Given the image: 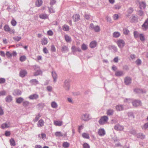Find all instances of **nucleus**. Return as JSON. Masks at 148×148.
<instances>
[{"mask_svg": "<svg viewBox=\"0 0 148 148\" xmlns=\"http://www.w3.org/2000/svg\"><path fill=\"white\" fill-rule=\"evenodd\" d=\"M108 120V117L106 116H102L99 121V123L100 125H103L107 122Z\"/></svg>", "mask_w": 148, "mask_h": 148, "instance_id": "f257e3e1", "label": "nucleus"}, {"mask_svg": "<svg viewBox=\"0 0 148 148\" xmlns=\"http://www.w3.org/2000/svg\"><path fill=\"white\" fill-rule=\"evenodd\" d=\"M33 68L34 70L36 71L34 73V76H38L42 73V71L39 68L38 66L34 65L33 66Z\"/></svg>", "mask_w": 148, "mask_h": 148, "instance_id": "f03ea898", "label": "nucleus"}, {"mask_svg": "<svg viewBox=\"0 0 148 148\" xmlns=\"http://www.w3.org/2000/svg\"><path fill=\"white\" fill-rule=\"evenodd\" d=\"M69 82V79H66L65 80L64 82V87L67 91L69 90L70 88Z\"/></svg>", "mask_w": 148, "mask_h": 148, "instance_id": "7ed1b4c3", "label": "nucleus"}, {"mask_svg": "<svg viewBox=\"0 0 148 148\" xmlns=\"http://www.w3.org/2000/svg\"><path fill=\"white\" fill-rule=\"evenodd\" d=\"M117 44L119 48H122L125 46V43L123 40L119 39L117 41Z\"/></svg>", "mask_w": 148, "mask_h": 148, "instance_id": "20e7f679", "label": "nucleus"}, {"mask_svg": "<svg viewBox=\"0 0 148 148\" xmlns=\"http://www.w3.org/2000/svg\"><path fill=\"white\" fill-rule=\"evenodd\" d=\"M89 114H83L81 116V119L85 121H87L89 120L90 118H89Z\"/></svg>", "mask_w": 148, "mask_h": 148, "instance_id": "39448f33", "label": "nucleus"}, {"mask_svg": "<svg viewBox=\"0 0 148 148\" xmlns=\"http://www.w3.org/2000/svg\"><path fill=\"white\" fill-rule=\"evenodd\" d=\"M141 103V101L138 100H134L132 102L133 106L136 107L140 106Z\"/></svg>", "mask_w": 148, "mask_h": 148, "instance_id": "423d86ee", "label": "nucleus"}, {"mask_svg": "<svg viewBox=\"0 0 148 148\" xmlns=\"http://www.w3.org/2000/svg\"><path fill=\"white\" fill-rule=\"evenodd\" d=\"M27 74V71L25 70L22 69L19 72V75L20 77L23 78Z\"/></svg>", "mask_w": 148, "mask_h": 148, "instance_id": "0eeeda50", "label": "nucleus"}, {"mask_svg": "<svg viewBox=\"0 0 148 148\" xmlns=\"http://www.w3.org/2000/svg\"><path fill=\"white\" fill-rule=\"evenodd\" d=\"M142 26L144 30H146L148 29V18L145 20Z\"/></svg>", "mask_w": 148, "mask_h": 148, "instance_id": "6e6552de", "label": "nucleus"}, {"mask_svg": "<svg viewBox=\"0 0 148 148\" xmlns=\"http://www.w3.org/2000/svg\"><path fill=\"white\" fill-rule=\"evenodd\" d=\"M114 129L117 131H122L124 129V127L119 124L116 125L114 126Z\"/></svg>", "mask_w": 148, "mask_h": 148, "instance_id": "1a4fd4ad", "label": "nucleus"}, {"mask_svg": "<svg viewBox=\"0 0 148 148\" xmlns=\"http://www.w3.org/2000/svg\"><path fill=\"white\" fill-rule=\"evenodd\" d=\"M132 78L129 77H127L124 79V82L127 85H129L131 83Z\"/></svg>", "mask_w": 148, "mask_h": 148, "instance_id": "9d476101", "label": "nucleus"}, {"mask_svg": "<svg viewBox=\"0 0 148 148\" xmlns=\"http://www.w3.org/2000/svg\"><path fill=\"white\" fill-rule=\"evenodd\" d=\"M4 30L6 32H10V33H14V30H11L8 25H5L4 27Z\"/></svg>", "mask_w": 148, "mask_h": 148, "instance_id": "9b49d317", "label": "nucleus"}, {"mask_svg": "<svg viewBox=\"0 0 148 148\" xmlns=\"http://www.w3.org/2000/svg\"><path fill=\"white\" fill-rule=\"evenodd\" d=\"M124 73L122 71H117L115 72V75L117 77H120L124 75Z\"/></svg>", "mask_w": 148, "mask_h": 148, "instance_id": "f8f14e48", "label": "nucleus"}, {"mask_svg": "<svg viewBox=\"0 0 148 148\" xmlns=\"http://www.w3.org/2000/svg\"><path fill=\"white\" fill-rule=\"evenodd\" d=\"M22 93L21 91L19 89H16L14 90L12 94L15 96L20 95Z\"/></svg>", "mask_w": 148, "mask_h": 148, "instance_id": "ddd939ff", "label": "nucleus"}, {"mask_svg": "<svg viewBox=\"0 0 148 148\" xmlns=\"http://www.w3.org/2000/svg\"><path fill=\"white\" fill-rule=\"evenodd\" d=\"M52 77L53 79V81L54 82H56L57 81V79L58 78L57 74L54 71H53L51 72Z\"/></svg>", "mask_w": 148, "mask_h": 148, "instance_id": "4468645a", "label": "nucleus"}, {"mask_svg": "<svg viewBox=\"0 0 148 148\" xmlns=\"http://www.w3.org/2000/svg\"><path fill=\"white\" fill-rule=\"evenodd\" d=\"M138 17L137 16H135L132 15L130 18V19L132 22H137L138 21Z\"/></svg>", "mask_w": 148, "mask_h": 148, "instance_id": "2eb2a0df", "label": "nucleus"}, {"mask_svg": "<svg viewBox=\"0 0 148 148\" xmlns=\"http://www.w3.org/2000/svg\"><path fill=\"white\" fill-rule=\"evenodd\" d=\"M116 110L118 111H122L124 110L123 105H118L116 106Z\"/></svg>", "mask_w": 148, "mask_h": 148, "instance_id": "dca6fc26", "label": "nucleus"}, {"mask_svg": "<svg viewBox=\"0 0 148 148\" xmlns=\"http://www.w3.org/2000/svg\"><path fill=\"white\" fill-rule=\"evenodd\" d=\"M74 21L76 22L78 21L80 19V16L78 14L74 15L73 16Z\"/></svg>", "mask_w": 148, "mask_h": 148, "instance_id": "f3484780", "label": "nucleus"}, {"mask_svg": "<svg viewBox=\"0 0 148 148\" xmlns=\"http://www.w3.org/2000/svg\"><path fill=\"white\" fill-rule=\"evenodd\" d=\"M38 95L36 94H34L30 95L29 97V98L30 99H36L38 97Z\"/></svg>", "mask_w": 148, "mask_h": 148, "instance_id": "a211bd4d", "label": "nucleus"}, {"mask_svg": "<svg viewBox=\"0 0 148 148\" xmlns=\"http://www.w3.org/2000/svg\"><path fill=\"white\" fill-rule=\"evenodd\" d=\"M114 111L111 109H109L107 110L106 114L108 116H112L114 114Z\"/></svg>", "mask_w": 148, "mask_h": 148, "instance_id": "6ab92c4d", "label": "nucleus"}, {"mask_svg": "<svg viewBox=\"0 0 148 148\" xmlns=\"http://www.w3.org/2000/svg\"><path fill=\"white\" fill-rule=\"evenodd\" d=\"M69 48L65 45L63 46L61 49V50L62 53L67 52L69 51Z\"/></svg>", "mask_w": 148, "mask_h": 148, "instance_id": "aec40b11", "label": "nucleus"}, {"mask_svg": "<svg viewBox=\"0 0 148 148\" xmlns=\"http://www.w3.org/2000/svg\"><path fill=\"white\" fill-rule=\"evenodd\" d=\"M139 5L140 8L141 9H144L146 6L145 3L143 1L140 2Z\"/></svg>", "mask_w": 148, "mask_h": 148, "instance_id": "412c9836", "label": "nucleus"}, {"mask_svg": "<svg viewBox=\"0 0 148 148\" xmlns=\"http://www.w3.org/2000/svg\"><path fill=\"white\" fill-rule=\"evenodd\" d=\"M97 45V42L95 41H93L90 42L89 46L90 48H95L96 46Z\"/></svg>", "mask_w": 148, "mask_h": 148, "instance_id": "4be33fe9", "label": "nucleus"}, {"mask_svg": "<svg viewBox=\"0 0 148 148\" xmlns=\"http://www.w3.org/2000/svg\"><path fill=\"white\" fill-rule=\"evenodd\" d=\"M62 121H54V124L57 126H60L62 125Z\"/></svg>", "mask_w": 148, "mask_h": 148, "instance_id": "5701e85b", "label": "nucleus"}, {"mask_svg": "<svg viewBox=\"0 0 148 148\" xmlns=\"http://www.w3.org/2000/svg\"><path fill=\"white\" fill-rule=\"evenodd\" d=\"M134 91L136 93H145L146 92L145 91H143L142 89L137 88L134 90Z\"/></svg>", "mask_w": 148, "mask_h": 148, "instance_id": "b1692460", "label": "nucleus"}, {"mask_svg": "<svg viewBox=\"0 0 148 148\" xmlns=\"http://www.w3.org/2000/svg\"><path fill=\"white\" fill-rule=\"evenodd\" d=\"M29 82L32 85H36L39 84L38 81L36 79H33L30 80Z\"/></svg>", "mask_w": 148, "mask_h": 148, "instance_id": "393cba45", "label": "nucleus"}, {"mask_svg": "<svg viewBox=\"0 0 148 148\" xmlns=\"http://www.w3.org/2000/svg\"><path fill=\"white\" fill-rule=\"evenodd\" d=\"M98 134L100 136H103L105 134V132L104 129H100L99 130Z\"/></svg>", "mask_w": 148, "mask_h": 148, "instance_id": "a878e982", "label": "nucleus"}, {"mask_svg": "<svg viewBox=\"0 0 148 148\" xmlns=\"http://www.w3.org/2000/svg\"><path fill=\"white\" fill-rule=\"evenodd\" d=\"M127 114L129 119H134L135 118L133 112H129L127 113Z\"/></svg>", "mask_w": 148, "mask_h": 148, "instance_id": "bb28decb", "label": "nucleus"}, {"mask_svg": "<svg viewBox=\"0 0 148 148\" xmlns=\"http://www.w3.org/2000/svg\"><path fill=\"white\" fill-rule=\"evenodd\" d=\"M12 100V97L11 96L9 95L7 96L5 98V101L7 102H10Z\"/></svg>", "mask_w": 148, "mask_h": 148, "instance_id": "cd10ccee", "label": "nucleus"}, {"mask_svg": "<svg viewBox=\"0 0 148 148\" xmlns=\"http://www.w3.org/2000/svg\"><path fill=\"white\" fill-rule=\"evenodd\" d=\"M42 0H38L36 1L35 5L38 7H40L42 5Z\"/></svg>", "mask_w": 148, "mask_h": 148, "instance_id": "c85d7f7f", "label": "nucleus"}, {"mask_svg": "<svg viewBox=\"0 0 148 148\" xmlns=\"http://www.w3.org/2000/svg\"><path fill=\"white\" fill-rule=\"evenodd\" d=\"M48 43L47 38H44L42 40L41 43L42 45H46Z\"/></svg>", "mask_w": 148, "mask_h": 148, "instance_id": "c756f323", "label": "nucleus"}, {"mask_svg": "<svg viewBox=\"0 0 148 148\" xmlns=\"http://www.w3.org/2000/svg\"><path fill=\"white\" fill-rule=\"evenodd\" d=\"M44 121L42 119H40L38 123V126L39 127L43 126L44 125Z\"/></svg>", "mask_w": 148, "mask_h": 148, "instance_id": "7c9ffc66", "label": "nucleus"}, {"mask_svg": "<svg viewBox=\"0 0 148 148\" xmlns=\"http://www.w3.org/2000/svg\"><path fill=\"white\" fill-rule=\"evenodd\" d=\"M120 36V34L119 32H114L113 34V36L115 38H117Z\"/></svg>", "mask_w": 148, "mask_h": 148, "instance_id": "2f4dec72", "label": "nucleus"}, {"mask_svg": "<svg viewBox=\"0 0 148 148\" xmlns=\"http://www.w3.org/2000/svg\"><path fill=\"white\" fill-rule=\"evenodd\" d=\"M62 29L64 31H68L69 29V27L66 25H64L62 27Z\"/></svg>", "mask_w": 148, "mask_h": 148, "instance_id": "473e14b6", "label": "nucleus"}, {"mask_svg": "<svg viewBox=\"0 0 148 148\" xmlns=\"http://www.w3.org/2000/svg\"><path fill=\"white\" fill-rule=\"evenodd\" d=\"M23 100L24 99L23 98L20 97L16 99V102L17 103L20 104L23 101Z\"/></svg>", "mask_w": 148, "mask_h": 148, "instance_id": "72a5a7b5", "label": "nucleus"}, {"mask_svg": "<svg viewBox=\"0 0 148 148\" xmlns=\"http://www.w3.org/2000/svg\"><path fill=\"white\" fill-rule=\"evenodd\" d=\"M65 40L66 42H70L71 41V38L70 37L67 35H66L64 36Z\"/></svg>", "mask_w": 148, "mask_h": 148, "instance_id": "f704fd0d", "label": "nucleus"}, {"mask_svg": "<svg viewBox=\"0 0 148 148\" xmlns=\"http://www.w3.org/2000/svg\"><path fill=\"white\" fill-rule=\"evenodd\" d=\"M138 138H140L141 139H143L145 138V136L141 133H139L136 135Z\"/></svg>", "mask_w": 148, "mask_h": 148, "instance_id": "c9c22d12", "label": "nucleus"}, {"mask_svg": "<svg viewBox=\"0 0 148 148\" xmlns=\"http://www.w3.org/2000/svg\"><path fill=\"white\" fill-rule=\"evenodd\" d=\"M39 17L43 19H45L48 17L47 15L46 14H41L39 16Z\"/></svg>", "mask_w": 148, "mask_h": 148, "instance_id": "e433bc0d", "label": "nucleus"}, {"mask_svg": "<svg viewBox=\"0 0 148 148\" xmlns=\"http://www.w3.org/2000/svg\"><path fill=\"white\" fill-rule=\"evenodd\" d=\"M10 142L11 146H15L16 145L15 141L13 138H11L10 140Z\"/></svg>", "mask_w": 148, "mask_h": 148, "instance_id": "4c0bfd02", "label": "nucleus"}, {"mask_svg": "<svg viewBox=\"0 0 148 148\" xmlns=\"http://www.w3.org/2000/svg\"><path fill=\"white\" fill-rule=\"evenodd\" d=\"M44 106V104L42 103H39L37 105V106L39 109H42Z\"/></svg>", "mask_w": 148, "mask_h": 148, "instance_id": "58836bf2", "label": "nucleus"}, {"mask_svg": "<svg viewBox=\"0 0 148 148\" xmlns=\"http://www.w3.org/2000/svg\"><path fill=\"white\" fill-rule=\"evenodd\" d=\"M55 135L57 137H62L63 136V134L61 132H56Z\"/></svg>", "mask_w": 148, "mask_h": 148, "instance_id": "ea45409f", "label": "nucleus"}, {"mask_svg": "<svg viewBox=\"0 0 148 148\" xmlns=\"http://www.w3.org/2000/svg\"><path fill=\"white\" fill-rule=\"evenodd\" d=\"M138 14L139 16L142 17V18L143 17L144 14L143 11L141 10H139L138 11Z\"/></svg>", "mask_w": 148, "mask_h": 148, "instance_id": "a19ab883", "label": "nucleus"}, {"mask_svg": "<svg viewBox=\"0 0 148 148\" xmlns=\"http://www.w3.org/2000/svg\"><path fill=\"white\" fill-rule=\"evenodd\" d=\"M51 106L53 108H56L58 107L57 103L55 101H53L51 103Z\"/></svg>", "mask_w": 148, "mask_h": 148, "instance_id": "79ce46f5", "label": "nucleus"}, {"mask_svg": "<svg viewBox=\"0 0 148 148\" xmlns=\"http://www.w3.org/2000/svg\"><path fill=\"white\" fill-rule=\"evenodd\" d=\"M81 49L82 50L84 51H85L86 50L88 49L87 45L84 44H83L82 45Z\"/></svg>", "mask_w": 148, "mask_h": 148, "instance_id": "37998d69", "label": "nucleus"}, {"mask_svg": "<svg viewBox=\"0 0 148 148\" xmlns=\"http://www.w3.org/2000/svg\"><path fill=\"white\" fill-rule=\"evenodd\" d=\"M30 103L29 101H25L23 102V105L25 107H26L29 105Z\"/></svg>", "mask_w": 148, "mask_h": 148, "instance_id": "c03bdc74", "label": "nucleus"}, {"mask_svg": "<svg viewBox=\"0 0 148 148\" xmlns=\"http://www.w3.org/2000/svg\"><path fill=\"white\" fill-rule=\"evenodd\" d=\"M93 29L96 32H98L100 31V28L99 26L97 25L95 26Z\"/></svg>", "mask_w": 148, "mask_h": 148, "instance_id": "a18cd8bd", "label": "nucleus"}, {"mask_svg": "<svg viewBox=\"0 0 148 148\" xmlns=\"http://www.w3.org/2000/svg\"><path fill=\"white\" fill-rule=\"evenodd\" d=\"M82 136L85 138L89 139V136L88 134L86 133H83L82 134Z\"/></svg>", "mask_w": 148, "mask_h": 148, "instance_id": "49530a36", "label": "nucleus"}, {"mask_svg": "<svg viewBox=\"0 0 148 148\" xmlns=\"http://www.w3.org/2000/svg\"><path fill=\"white\" fill-rule=\"evenodd\" d=\"M62 146L66 148L69 147V144L67 142H64L63 143Z\"/></svg>", "mask_w": 148, "mask_h": 148, "instance_id": "de8ad7c7", "label": "nucleus"}, {"mask_svg": "<svg viewBox=\"0 0 148 148\" xmlns=\"http://www.w3.org/2000/svg\"><path fill=\"white\" fill-rule=\"evenodd\" d=\"M1 128L2 129H4L5 128H8L9 127V126H8V124L6 123H5L1 125Z\"/></svg>", "mask_w": 148, "mask_h": 148, "instance_id": "09e8293b", "label": "nucleus"}, {"mask_svg": "<svg viewBox=\"0 0 148 148\" xmlns=\"http://www.w3.org/2000/svg\"><path fill=\"white\" fill-rule=\"evenodd\" d=\"M123 33L125 35H127L129 33V30L126 28H124L123 30Z\"/></svg>", "mask_w": 148, "mask_h": 148, "instance_id": "8fccbe9b", "label": "nucleus"}, {"mask_svg": "<svg viewBox=\"0 0 148 148\" xmlns=\"http://www.w3.org/2000/svg\"><path fill=\"white\" fill-rule=\"evenodd\" d=\"M142 127L143 130L147 129L148 128V122L145 123Z\"/></svg>", "mask_w": 148, "mask_h": 148, "instance_id": "3c124183", "label": "nucleus"}, {"mask_svg": "<svg viewBox=\"0 0 148 148\" xmlns=\"http://www.w3.org/2000/svg\"><path fill=\"white\" fill-rule=\"evenodd\" d=\"M41 117V116L39 113H38V115L36 117L35 119L34 120V122L37 121L39 118Z\"/></svg>", "mask_w": 148, "mask_h": 148, "instance_id": "603ef678", "label": "nucleus"}, {"mask_svg": "<svg viewBox=\"0 0 148 148\" xmlns=\"http://www.w3.org/2000/svg\"><path fill=\"white\" fill-rule=\"evenodd\" d=\"M26 59V58L25 56H21L20 58V60L21 61L23 62L25 61Z\"/></svg>", "mask_w": 148, "mask_h": 148, "instance_id": "864d4df0", "label": "nucleus"}, {"mask_svg": "<svg viewBox=\"0 0 148 148\" xmlns=\"http://www.w3.org/2000/svg\"><path fill=\"white\" fill-rule=\"evenodd\" d=\"M140 40L142 41H144L145 40V37L143 34H140L139 35V36Z\"/></svg>", "mask_w": 148, "mask_h": 148, "instance_id": "5fc2aeb1", "label": "nucleus"}, {"mask_svg": "<svg viewBox=\"0 0 148 148\" xmlns=\"http://www.w3.org/2000/svg\"><path fill=\"white\" fill-rule=\"evenodd\" d=\"M21 37H19L18 36H15L13 38V39L16 41H19L21 39Z\"/></svg>", "mask_w": 148, "mask_h": 148, "instance_id": "6e6d98bb", "label": "nucleus"}, {"mask_svg": "<svg viewBox=\"0 0 148 148\" xmlns=\"http://www.w3.org/2000/svg\"><path fill=\"white\" fill-rule=\"evenodd\" d=\"M142 63V61L141 60L139 59H138L136 61V64L138 65H140Z\"/></svg>", "mask_w": 148, "mask_h": 148, "instance_id": "4d7b16f0", "label": "nucleus"}, {"mask_svg": "<svg viewBox=\"0 0 148 148\" xmlns=\"http://www.w3.org/2000/svg\"><path fill=\"white\" fill-rule=\"evenodd\" d=\"M140 34L137 31H134V36L136 38H137L139 37Z\"/></svg>", "mask_w": 148, "mask_h": 148, "instance_id": "13d9d810", "label": "nucleus"}, {"mask_svg": "<svg viewBox=\"0 0 148 148\" xmlns=\"http://www.w3.org/2000/svg\"><path fill=\"white\" fill-rule=\"evenodd\" d=\"M111 47L112 49H113L114 53L117 51V49L116 46L114 45H112L111 46Z\"/></svg>", "mask_w": 148, "mask_h": 148, "instance_id": "bf43d9fd", "label": "nucleus"}, {"mask_svg": "<svg viewBox=\"0 0 148 148\" xmlns=\"http://www.w3.org/2000/svg\"><path fill=\"white\" fill-rule=\"evenodd\" d=\"M46 89L48 92H51L52 90V88L51 86H49L47 87Z\"/></svg>", "mask_w": 148, "mask_h": 148, "instance_id": "052dcab7", "label": "nucleus"}, {"mask_svg": "<svg viewBox=\"0 0 148 148\" xmlns=\"http://www.w3.org/2000/svg\"><path fill=\"white\" fill-rule=\"evenodd\" d=\"M83 148H90L89 145L86 143H85L83 145Z\"/></svg>", "mask_w": 148, "mask_h": 148, "instance_id": "680f3d73", "label": "nucleus"}, {"mask_svg": "<svg viewBox=\"0 0 148 148\" xmlns=\"http://www.w3.org/2000/svg\"><path fill=\"white\" fill-rule=\"evenodd\" d=\"M48 8L49 10V12L50 13H54L55 12V11L53 10V7H52L51 6L50 8L48 7Z\"/></svg>", "mask_w": 148, "mask_h": 148, "instance_id": "e2e57ef3", "label": "nucleus"}, {"mask_svg": "<svg viewBox=\"0 0 148 148\" xmlns=\"http://www.w3.org/2000/svg\"><path fill=\"white\" fill-rule=\"evenodd\" d=\"M56 2V1L55 0H51L50 2V4L51 6L52 7L53 5H54Z\"/></svg>", "mask_w": 148, "mask_h": 148, "instance_id": "0e129e2a", "label": "nucleus"}, {"mask_svg": "<svg viewBox=\"0 0 148 148\" xmlns=\"http://www.w3.org/2000/svg\"><path fill=\"white\" fill-rule=\"evenodd\" d=\"M121 6L119 4H117L114 5L115 9L116 10H119L121 8Z\"/></svg>", "mask_w": 148, "mask_h": 148, "instance_id": "69168bd1", "label": "nucleus"}, {"mask_svg": "<svg viewBox=\"0 0 148 148\" xmlns=\"http://www.w3.org/2000/svg\"><path fill=\"white\" fill-rule=\"evenodd\" d=\"M16 23V22L14 19H12L11 21V23L13 26H15Z\"/></svg>", "mask_w": 148, "mask_h": 148, "instance_id": "338daca9", "label": "nucleus"}, {"mask_svg": "<svg viewBox=\"0 0 148 148\" xmlns=\"http://www.w3.org/2000/svg\"><path fill=\"white\" fill-rule=\"evenodd\" d=\"M5 81V80L4 78H0V84L4 83Z\"/></svg>", "mask_w": 148, "mask_h": 148, "instance_id": "774afa93", "label": "nucleus"}]
</instances>
